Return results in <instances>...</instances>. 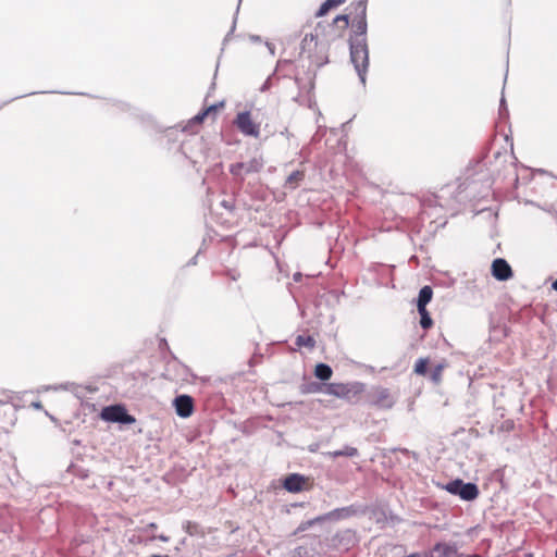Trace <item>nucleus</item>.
Listing matches in <instances>:
<instances>
[{
	"instance_id": "nucleus-10",
	"label": "nucleus",
	"mask_w": 557,
	"mask_h": 557,
	"mask_svg": "<svg viewBox=\"0 0 557 557\" xmlns=\"http://www.w3.org/2000/svg\"><path fill=\"white\" fill-rule=\"evenodd\" d=\"M433 553H437L441 557H482L476 554H472V555L458 554L456 546L448 545V544L435 545Z\"/></svg>"
},
{
	"instance_id": "nucleus-12",
	"label": "nucleus",
	"mask_w": 557,
	"mask_h": 557,
	"mask_svg": "<svg viewBox=\"0 0 557 557\" xmlns=\"http://www.w3.org/2000/svg\"><path fill=\"white\" fill-rule=\"evenodd\" d=\"M295 345V350H300L301 348L312 350L315 347V339L311 335L300 334L296 337Z\"/></svg>"
},
{
	"instance_id": "nucleus-15",
	"label": "nucleus",
	"mask_w": 557,
	"mask_h": 557,
	"mask_svg": "<svg viewBox=\"0 0 557 557\" xmlns=\"http://www.w3.org/2000/svg\"><path fill=\"white\" fill-rule=\"evenodd\" d=\"M314 375L321 381H326L332 376V369L325 363H319L315 366Z\"/></svg>"
},
{
	"instance_id": "nucleus-25",
	"label": "nucleus",
	"mask_w": 557,
	"mask_h": 557,
	"mask_svg": "<svg viewBox=\"0 0 557 557\" xmlns=\"http://www.w3.org/2000/svg\"><path fill=\"white\" fill-rule=\"evenodd\" d=\"M149 528H151V529H157V524H156V523H150V524H149Z\"/></svg>"
},
{
	"instance_id": "nucleus-5",
	"label": "nucleus",
	"mask_w": 557,
	"mask_h": 557,
	"mask_svg": "<svg viewBox=\"0 0 557 557\" xmlns=\"http://www.w3.org/2000/svg\"><path fill=\"white\" fill-rule=\"evenodd\" d=\"M263 166L262 160L253 158L248 162H237L230 166L232 175L243 178L244 175L257 173Z\"/></svg>"
},
{
	"instance_id": "nucleus-26",
	"label": "nucleus",
	"mask_w": 557,
	"mask_h": 557,
	"mask_svg": "<svg viewBox=\"0 0 557 557\" xmlns=\"http://www.w3.org/2000/svg\"><path fill=\"white\" fill-rule=\"evenodd\" d=\"M159 539H160L161 541H164V542H165V541H168V537H166V536H163V535L159 536Z\"/></svg>"
},
{
	"instance_id": "nucleus-14",
	"label": "nucleus",
	"mask_w": 557,
	"mask_h": 557,
	"mask_svg": "<svg viewBox=\"0 0 557 557\" xmlns=\"http://www.w3.org/2000/svg\"><path fill=\"white\" fill-rule=\"evenodd\" d=\"M346 0H325L319 11L317 12L315 16H324L326 15L331 10L336 9L338 5L343 4Z\"/></svg>"
},
{
	"instance_id": "nucleus-1",
	"label": "nucleus",
	"mask_w": 557,
	"mask_h": 557,
	"mask_svg": "<svg viewBox=\"0 0 557 557\" xmlns=\"http://www.w3.org/2000/svg\"><path fill=\"white\" fill-rule=\"evenodd\" d=\"M355 7V18L351 27L354 32L361 36L355 45L350 44V62L354 64L355 70L358 74L362 86L367 82V71L369 66V51L366 42L367 33V0H354Z\"/></svg>"
},
{
	"instance_id": "nucleus-13",
	"label": "nucleus",
	"mask_w": 557,
	"mask_h": 557,
	"mask_svg": "<svg viewBox=\"0 0 557 557\" xmlns=\"http://www.w3.org/2000/svg\"><path fill=\"white\" fill-rule=\"evenodd\" d=\"M432 295H433V292L430 286H423L420 289L419 296H418V302H417L418 311H422L423 308H426V305L432 299Z\"/></svg>"
},
{
	"instance_id": "nucleus-7",
	"label": "nucleus",
	"mask_w": 557,
	"mask_h": 557,
	"mask_svg": "<svg viewBox=\"0 0 557 557\" xmlns=\"http://www.w3.org/2000/svg\"><path fill=\"white\" fill-rule=\"evenodd\" d=\"M173 406L177 416L181 418H188L193 414L195 409L194 399L189 395H180L175 397Z\"/></svg>"
},
{
	"instance_id": "nucleus-27",
	"label": "nucleus",
	"mask_w": 557,
	"mask_h": 557,
	"mask_svg": "<svg viewBox=\"0 0 557 557\" xmlns=\"http://www.w3.org/2000/svg\"><path fill=\"white\" fill-rule=\"evenodd\" d=\"M504 103H505V99H504V98H502V101H500V108H503Z\"/></svg>"
},
{
	"instance_id": "nucleus-8",
	"label": "nucleus",
	"mask_w": 557,
	"mask_h": 557,
	"mask_svg": "<svg viewBox=\"0 0 557 557\" xmlns=\"http://www.w3.org/2000/svg\"><path fill=\"white\" fill-rule=\"evenodd\" d=\"M491 270H492V275L497 280V281H508L509 278L512 277V270H511V267L509 265V263L503 259V258H497L495 259L493 262H492V267H491Z\"/></svg>"
},
{
	"instance_id": "nucleus-2",
	"label": "nucleus",
	"mask_w": 557,
	"mask_h": 557,
	"mask_svg": "<svg viewBox=\"0 0 557 557\" xmlns=\"http://www.w3.org/2000/svg\"><path fill=\"white\" fill-rule=\"evenodd\" d=\"M233 124L244 136L259 138L261 135V125L253 119L250 111L238 112Z\"/></svg>"
},
{
	"instance_id": "nucleus-19",
	"label": "nucleus",
	"mask_w": 557,
	"mask_h": 557,
	"mask_svg": "<svg viewBox=\"0 0 557 557\" xmlns=\"http://www.w3.org/2000/svg\"><path fill=\"white\" fill-rule=\"evenodd\" d=\"M426 366L428 359L420 358L414 366V372L419 375H424L426 373Z\"/></svg>"
},
{
	"instance_id": "nucleus-4",
	"label": "nucleus",
	"mask_w": 557,
	"mask_h": 557,
	"mask_svg": "<svg viewBox=\"0 0 557 557\" xmlns=\"http://www.w3.org/2000/svg\"><path fill=\"white\" fill-rule=\"evenodd\" d=\"M104 421L120 422L131 424L135 422V418L127 413L126 409L121 405L104 407L100 413Z\"/></svg>"
},
{
	"instance_id": "nucleus-3",
	"label": "nucleus",
	"mask_w": 557,
	"mask_h": 557,
	"mask_svg": "<svg viewBox=\"0 0 557 557\" xmlns=\"http://www.w3.org/2000/svg\"><path fill=\"white\" fill-rule=\"evenodd\" d=\"M446 491L460 496L463 500H473L478 497L479 490L473 483H463L461 480H454L446 484Z\"/></svg>"
},
{
	"instance_id": "nucleus-20",
	"label": "nucleus",
	"mask_w": 557,
	"mask_h": 557,
	"mask_svg": "<svg viewBox=\"0 0 557 557\" xmlns=\"http://www.w3.org/2000/svg\"><path fill=\"white\" fill-rule=\"evenodd\" d=\"M364 389V385L362 383H350V394L358 395L362 393Z\"/></svg>"
},
{
	"instance_id": "nucleus-11",
	"label": "nucleus",
	"mask_w": 557,
	"mask_h": 557,
	"mask_svg": "<svg viewBox=\"0 0 557 557\" xmlns=\"http://www.w3.org/2000/svg\"><path fill=\"white\" fill-rule=\"evenodd\" d=\"M223 107H224L223 101L215 103V104H211V106L207 107L205 110H202L201 112H199L194 117V121H196L197 123H201V122H203V120L206 117L212 116L214 119L216 113L219 112V110H221Z\"/></svg>"
},
{
	"instance_id": "nucleus-24",
	"label": "nucleus",
	"mask_w": 557,
	"mask_h": 557,
	"mask_svg": "<svg viewBox=\"0 0 557 557\" xmlns=\"http://www.w3.org/2000/svg\"><path fill=\"white\" fill-rule=\"evenodd\" d=\"M552 286H553V288H554L555 290H557V277H556V281L553 283V285H552Z\"/></svg>"
},
{
	"instance_id": "nucleus-23",
	"label": "nucleus",
	"mask_w": 557,
	"mask_h": 557,
	"mask_svg": "<svg viewBox=\"0 0 557 557\" xmlns=\"http://www.w3.org/2000/svg\"><path fill=\"white\" fill-rule=\"evenodd\" d=\"M356 454V449L350 447L349 456L352 457Z\"/></svg>"
},
{
	"instance_id": "nucleus-18",
	"label": "nucleus",
	"mask_w": 557,
	"mask_h": 557,
	"mask_svg": "<svg viewBox=\"0 0 557 557\" xmlns=\"http://www.w3.org/2000/svg\"><path fill=\"white\" fill-rule=\"evenodd\" d=\"M418 312H419L420 318H421V319H420V324H421V326H422L424 330L430 329V327L432 326V324H433V321H432V319H431V317H430V314H429V312H428L426 308H423V310H422V311H418Z\"/></svg>"
},
{
	"instance_id": "nucleus-22",
	"label": "nucleus",
	"mask_w": 557,
	"mask_h": 557,
	"mask_svg": "<svg viewBox=\"0 0 557 557\" xmlns=\"http://www.w3.org/2000/svg\"><path fill=\"white\" fill-rule=\"evenodd\" d=\"M361 369H362V367H361L360 364H358V363H354V364H352V363L350 362V372H351V371H356V370H361Z\"/></svg>"
},
{
	"instance_id": "nucleus-6",
	"label": "nucleus",
	"mask_w": 557,
	"mask_h": 557,
	"mask_svg": "<svg viewBox=\"0 0 557 557\" xmlns=\"http://www.w3.org/2000/svg\"><path fill=\"white\" fill-rule=\"evenodd\" d=\"M309 478L299 473L288 474L283 481V487L290 493H299L310 488Z\"/></svg>"
},
{
	"instance_id": "nucleus-17",
	"label": "nucleus",
	"mask_w": 557,
	"mask_h": 557,
	"mask_svg": "<svg viewBox=\"0 0 557 557\" xmlns=\"http://www.w3.org/2000/svg\"><path fill=\"white\" fill-rule=\"evenodd\" d=\"M305 177L304 172L301 171H294L290 175H288L286 180V185L290 188H295L299 182H301Z\"/></svg>"
},
{
	"instance_id": "nucleus-9",
	"label": "nucleus",
	"mask_w": 557,
	"mask_h": 557,
	"mask_svg": "<svg viewBox=\"0 0 557 557\" xmlns=\"http://www.w3.org/2000/svg\"><path fill=\"white\" fill-rule=\"evenodd\" d=\"M370 401L381 408H391L394 405V399L386 388L373 389Z\"/></svg>"
},
{
	"instance_id": "nucleus-21",
	"label": "nucleus",
	"mask_w": 557,
	"mask_h": 557,
	"mask_svg": "<svg viewBox=\"0 0 557 557\" xmlns=\"http://www.w3.org/2000/svg\"><path fill=\"white\" fill-rule=\"evenodd\" d=\"M344 22L345 26L348 25V15L343 14L335 17L334 23Z\"/></svg>"
},
{
	"instance_id": "nucleus-16",
	"label": "nucleus",
	"mask_w": 557,
	"mask_h": 557,
	"mask_svg": "<svg viewBox=\"0 0 557 557\" xmlns=\"http://www.w3.org/2000/svg\"><path fill=\"white\" fill-rule=\"evenodd\" d=\"M447 367V363L445 361L443 362H440L437 363L432 372H431V380L435 383V384H440L441 381H442V374H443V371L445 370V368Z\"/></svg>"
}]
</instances>
